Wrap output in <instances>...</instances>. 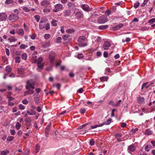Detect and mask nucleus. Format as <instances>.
<instances>
[{"instance_id": "obj_30", "label": "nucleus", "mask_w": 155, "mask_h": 155, "mask_svg": "<svg viewBox=\"0 0 155 155\" xmlns=\"http://www.w3.org/2000/svg\"><path fill=\"white\" fill-rule=\"evenodd\" d=\"M8 40L10 42H14L17 41V39L14 38L13 37H11L10 38H9Z\"/></svg>"}, {"instance_id": "obj_3", "label": "nucleus", "mask_w": 155, "mask_h": 155, "mask_svg": "<svg viewBox=\"0 0 155 155\" xmlns=\"http://www.w3.org/2000/svg\"><path fill=\"white\" fill-rule=\"evenodd\" d=\"M18 19L19 17L18 15L15 14H11L8 16V19L10 21L18 20Z\"/></svg>"}, {"instance_id": "obj_54", "label": "nucleus", "mask_w": 155, "mask_h": 155, "mask_svg": "<svg viewBox=\"0 0 155 155\" xmlns=\"http://www.w3.org/2000/svg\"><path fill=\"white\" fill-rule=\"evenodd\" d=\"M122 101L121 100H119L117 102V104L115 105V106H120V104L121 102Z\"/></svg>"}, {"instance_id": "obj_41", "label": "nucleus", "mask_w": 155, "mask_h": 155, "mask_svg": "<svg viewBox=\"0 0 155 155\" xmlns=\"http://www.w3.org/2000/svg\"><path fill=\"white\" fill-rule=\"evenodd\" d=\"M61 40L62 39L61 37H58L57 39L56 43H58L61 42Z\"/></svg>"}, {"instance_id": "obj_17", "label": "nucleus", "mask_w": 155, "mask_h": 155, "mask_svg": "<svg viewBox=\"0 0 155 155\" xmlns=\"http://www.w3.org/2000/svg\"><path fill=\"white\" fill-rule=\"evenodd\" d=\"M25 120L26 123L28 124V125H29L30 124L32 120L31 117H28L26 118Z\"/></svg>"}, {"instance_id": "obj_12", "label": "nucleus", "mask_w": 155, "mask_h": 155, "mask_svg": "<svg viewBox=\"0 0 155 155\" xmlns=\"http://www.w3.org/2000/svg\"><path fill=\"white\" fill-rule=\"evenodd\" d=\"M144 97H139L137 98V100L138 103L139 104H142L144 101Z\"/></svg>"}, {"instance_id": "obj_49", "label": "nucleus", "mask_w": 155, "mask_h": 155, "mask_svg": "<svg viewBox=\"0 0 155 155\" xmlns=\"http://www.w3.org/2000/svg\"><path fill=\"white\" fill-rule=\"evenodd\" d=\"M50 36V35L49 34H45L44 36L45 38L46 39H48L49 38Z\"/></svg>"}, {"instance_id": "obj_14", "label": "nucleus", "mask_w": 155, "mask_h": 155, "mask_svg": "<svg viewBox=\"0 0 155 155\" xmlns=\"http://www.w3.org/2000/svg\"><path fill=\"white\" fill-rule=\"evenodd\" d=\"M123 26V25L122 23H120L118 25L115 26L113 27L112 28V30H115L117 29H119L120 28L122 27Z\"/></svg>"}, {"instance_id": "obj_6", "label": "nucleus", "mask_w": 155, "mask_h": 155, "mask_svg": "<svg viewBox=\"0 0 155 155\" xmlns=\"http://www.w3.org/2000/svg\"><path fill=\"white\" fill-rule=\"evenodd\" d=\"M81 7L85 11L89 12L91 11L89 6L86 4H81L80 5Z\"/></svg>"}, {"instance_id": "obj_39", "label": "nucleus", "mask_w": 155, "mask_h": 155, "mask_svg": "<svg viewBox=\"0 0 155 155\" xmlns=\"http://www.w3.org/2000/svg\"><path fill=\"white\" fill-rule=\"evenodd\" d=\"M28 89V94H32L34 93V91L32 89Z\"/></svg>"}, {"instance_id": "obj_2", "label": "nucleus", "mask_w": 155, "mask_h": 155, "mask_svg": "<svg viewBox=\"0 0 155 155\" xmlns=\"http://www.w3.org/2000/svg\"><path fill=\"white\" fill-rule=\"evenodd\" d=\"M43 60V59L42 57H40L38 58L37 61H37V65L38 66V68L37 70H38V69L41 70L43 69V67L44 66L45 63L44 62L41 63Z\"/></svg>"}, {"instance_id": "obj_57", "label": "nucleus", "mask_w": 155, "mask_h": 155, "mask_svg": "<svg viewBox=\"0 0 155 155\" xmlns=\"http://www.w3.org/2000/svg\"><path fill=\"white\" fill-rule=\"evenodd\" d=\"M22 131L21 130H20L18 131L17 132V134L19 136H21L22 134Z\"/></svg>"}, {"instance_id": "obj_45", "label": "nucleus", "mask_w": 155, "mask_h": 155, "mask_svg": "<svg viewBox=\"0 0 155 155\" xmlns=\"http://www.w3.org/2000/svg\"><path fill=\"white\" fill-rule=\"evenodd\" d=\"M148 82H146L143 83L142 86L141 90H142L144 88H145L146 86L147 85Z\"/></svg>"}, {"instance_id": "obj_8", "label": "nucleus", "mask_w": 155, "mask_h": 155, "mask_svg": "<svg viewBox=\"0 0 155 155\" xmlns=\"http://www.w3.org/2000/svg\"><path fill=\"white\" fill-rule=\"evenodd\" d=\"M75 16L78 19H80L83 18V14L81 12L78 11L76 13Z\"/></svg>"}, {"instance_id": "obj_37", "label": "nucleus", "mask_w": 155, "mask_h": 155, "mask_svg": "<svg viewBox=\"0 0 155 155\" xmlns=\"http://www.w3.org/2000/svg\"><path fill=\"white\" fill-rule=\"evenodd\" d=\"M50 130L48 129H45V137H48V135L49 132Z\"/></svg>"}, {"instance_id": "obj_64", "label": "nucleus", "mask_w": 155, "mask_h": 155, "mask_svg": "<svg viewBox=\"0 0 155 155\" xmlns=\"http://www.w3.org/2000/svg\"><path fill=\"white\" fill-rule=\"evenodd\" d=\"M23 70L22 68H18V73L21 74Z\"/></svg>"}, {"instance_id": "obj_26", "label": "nucleus", "mask_w": 155, "mask_h": 155, "mask_svg": "<svg viewBox=\"0 0 155 155\" xmlns=\"http://www.w3.org/2000/svg\"><path fill=\"white\" fill-rule=\"evenodd\" d=\"M9 153V151L8 150H6L5 151H1L0 155H7V154Z\"/></svg>"}, {"instance_id": "obj_38", "label": "nucleus", "mask_w": 155, "mask_h": 155, "mask_svg": "<svg viewBox=\"0 0 155 155\" xmlns=\"http://www.w3.org/2000/svg\"><path fill=\"white\" fill-rule=\"evenodd\" d=\"M27 55L25 54H23L21 55V58L24 60H26L27 58Z\"/></svg>"}, {"instance_id": "obj_55", "label": "nucleus", "mask_w": 155, "mask_h": 155, "mask_svg": "<svg viewBox=\"0 0 155 155\" xmlns=\"http://www.w3.org/2000/svg\"><path fill=\"white\" fill-rule=\"evenodd\" d=\"M148 0H144L143 3L141 4L142 7H143L147 3Z\"/></svg>"}, {"instance_id": "obj_25", "label": "nucleus", "mask_w": 155, "mask_h": 155, "mask_svg": "<svg viewBox=\"0 0 155 155\" xmlns=\"http://www.w3.org/2000/svg\"><path fill=\"white\" fill-rule=\"evenodd\" d=\"M45 25L46 24H45V23L40 22L39 25L40 29H42L44 28L45 27Z\"/></svg>"}, {"instance_id": "obj_59", "label": "nucleus", "mask_w": 155, "mask_h": 155, "mask_svg": "<svg viewBox=\"0 0 155 155\" xmlns=\"http://www.w3.org/2000/svg\"><path fill=\"white\" fill-rule=\"evenodd\" d=\"M105 14L107 15H109L110 14L111 11L110 10H107L105 12Z\"/></svg>"}, {"instance_id": "obj_16", "label": "nucleus", "mask_w": 155, "mask_h": 155, "mask_svg": "<svg viewBox=\"0 0 155 155\" xmlns=\"http://www.w3.org/2000/svg\"><path fill=\"white\" fill-rule=\"evenodd\" d=\"M27 113L29 115H33L35 114L36 112L33 109H31L30 111L28 110L27 111Z\"/></svg>"}, {"instance_id": "obj_56", "label": "nucleus", "mask_w": 155, "mask_h": 155, "mask_svg": "<svg viewBox=\"0 0 155 155\" xmlns=\"http://www.w3.org/2000/svg\"><path fill=\"white\" fill-rule=\"evenodd\" d=\"M28 103V101L26 99H24L22 101V103L24 104H27Z\"/></svg>"}, {"instance_id": "obj_62", "label": "nucleus", "mask_w": 155, "mask_h": 155, "mask_svg": "<svg viewBox=\"0 0 155 155\" xmlns=\"http://www.w3.org/2000/svg\"><path fill=\"white\" fill-rule=\"evenodd\" d=\"M36 35L35 34H32L31 36V38L32 39H34L35 38Z\"/></svg>"}, {"instance_id": "obj_10", "label": "nucleus", "mask_w": 155, "mask_h": 155, "mask_svg": "<svg viewBox=\"0 0 155 155\" xmlns=\"http://www.w3.org/2000/svg\"><path fill=\"white\" fill-rule=\"evenodd\" d=\"M110 44L108 41H105L103 47L104 48H109L110 46Z\"/></svg>"}, {"instance_id": "obj_21", "label": "nucleus", "mask_w": 155, "mask_h": 155, "mask_svg": "<svg viewBox=\"0 0 155 155\" xmlns=\"http://www.w3.org/2000/svg\"><path fill=\"white\" fill-rule=\"evenodd\" d=\"M108 26L107 25H102L99 26L98 28L100 30H103L108 28Z\"/></svg>"}, {"instance_id": "obj_7", "label": "nucleus", "mask_w": 155, "mask_h": 155, "mask_svg": "<svg viewBox=\"0 0 155 155\" xmlns=\"http://www.w3.org/2000/svg\"><path fill=\"white\" fill-rule=\"evenodd\" d=\"M7 18V16L5 13H0V20L3 21L5 20Z\"/></svg>"}, {"instance_id": "obj_53", "label": "nucleus", "mask_w": 155, "mask_h": 155, "mask_svg": "<svg viewBox=\"0 0 155 155\" xmlns=\"http://www.w3.org/2000/svg\"><path fill=\"white\" fill-rule=\"evenodd\" d=\"M136 132V129H132L130 131V134H132Z\"/></svg>"}, {"instance_id": "obj_34", "label": "nucleus", "mask_w": 155, "mask_h": 155, "mask_svg": "<svg viewBox=\"0 0 155 155\" xmlns=\"http://www.w3.org/2000/svg\"><path fill=\"white\" fill-rule=\"evenodd\" d=\"M57 22V21L55 20H53L51 22V24L53 26H55L57 25L56 22Z\"/></svg>"}, {"instance_id": "obj_19", "label": "nucleus", "mask_w": 155, "mask_h": 155, "mask_svg": "<svg viewBox=\"0 0 155 155\" xmlns=\"http://www.w3.org/2000/svg\"><path fill=\"white\" fill-rule=\"evenodd\" d=\"M128 150L131 152H134L135 150V147L134 145H130L128 148Z\"/></svg>"}, {"instance_id": "obj_48", "label": "nucleus", "mask_w": 155, "mask_h": 155, "mask_svg": "<svg viewBox=\"0 0 155 155\" xmlns=\"http://www.w3.org/2000/svg\"><path fill=\"white\" fill-rule=\"evenodd\" d=\"M155 22V18H152V19L149 20V21L148 22L149 23H153Z\"/></svg>"}, {"instance_id": "obj_9", "label": "nucleus", "mask_w": 155, "mask_h": 155, "mask_svg": "<svg viewBox=\"0 0 155 155\" xmlns=\"http://www.w3.org/2000/svg\"><path fill=\"white\" fill-rule=\"evenodd\" d=\"M63 39L64 41H67V42H70L71 40V38L70 37V35L69 34L64 35L63 37Z\"/></svg>"}, {"instance_id": "obj_32", "label": "nucleus", "mask_w": 155, "mask_h": 155, "mask_svg": "<svg viewBox=\"0 0 155 155\" xmlns=\"http://www.w3.org/2000/svg\"><path fill=\"white\" fill-rule=\"evenodd\" d=\"M74 30L73 29H67L66 31V32L68 33H71L74 32Z\"/></svg>"}, {"instance_id": "obj_36", "label": "nucleus", "mask_w": 155, "mask_h": 155, "mask_svg": "<svg viewBox=\"0 0 155 155\" xmlns=\"http://www.w3.org/2000/svg\"><path fill=\"white\" fill-rule=\"evenodd\" d=\"M15 62L17 63H20V57H15Z\"/></svg>"}, {"instance_id": "obj_29", "label": "nucleus", "mask_w": 155, "mask_h": 155, "mask_svg": "<svg viewBox=\"0 0 155 155\" xmlns=\"http://www.w3.org/2000/svg\"><path fill=\"white\" fill-rule=\"evenodd\" d=\"M21 124L19 122H17L16 124L15 128L17 130H18L21 127Z\"/></svg>"}, {"instance_id": "obj_27", "label": "nucleus", "mask_w": 155, "mask_h": 155, "mask_svg": "<svg viewBox=\"0 0 155 155\" xmlns=\"http://www.w3.org/2000/svg\"><path fill=\"white\" fill-rule=\"evenodd\" d=\"M42 47L44 48H47L50 46L49 43L48 42L44 43L42 44Z\"/></svg>"}, {"instance_id": "obj_35", "label": "nucleus", "mask_w": 155, "mask_h": 155, "mask_svg": "<svg viewBox=\"0 0 155 155\" xmlns=\"http://www.w3.org/2000/svg\"><path fill=\"white\" fill-rule=\"evenodd\" d=\"M112 119L111 118H109L106 121L104 122L105 125H109L111 123Z\"/></svg>"}, {"instance_id": "obj_60", "label": "nucleus", "mask_w": 155, "mask_h": 155, "mask_svg": "<svg viewBox=\"0 0 155 155\" xmlns=\"http://www.w3.org/2000/svg\"><path fill=\"white\" fill-rule=\"evenodd\" d=\"M2 59L3 61L4 62H5L7 61V58L5 56H2Z\"/></svg>"}, {"instance_id": "obj_11", "label": "nucleus", "mask_w": 155, "mask_h": 155, "mask_svg": "<svg viewBox=\"0 0 155 155\" xmlns=\"http://www.w3.org/2000/svg\"><path fill=\"white\" fill-rule=\"evenodd\" d=\"M64 16L65 17L68 16L71 17V10H67L65 11L64 12Z\"/></svg>"}, {"instance_id": "obj_24", "label": "nucleus", "mask_w": 155, "mask_h": 155, "mask_svg": "<svg viewBox=\"0 0 155 155\" xmlns=\"http://www.w3.org/2000/svg\"><path fill=\"white\" fill-rule=\"evenodd\" d=\"M145 134L146 135H150L152 134V131L150 130V129H147L146 130Z\"/></svg>"}, {"instance_id": "obj_51", "label": "nucleus", "mask_w": 155, "mask_h": 155, "mask_svg": "<svg viewBox=\"0 0 155 155\" xmlns=\"http://www.w3.org/2000/svg\"><path fill=\"white\" fill-rule=\"evenodd\" d=\"M19 108L21 110H24L25 108V106L22 104H20L19 105Z\"/></svg>"}, {"instance_id": "obj_44", "label": "nucleus", "mask_w": 155, "mask_h": 155, "mask_svg": "<svg viewBox=\"0 0 155 155\" xmlns=\"http://www.w3.org/2000/svg\"><path fill=\"white\" fill-rule=\"evenodd\" d=\"M28 46L27 45H25L24 44H21L20 46V48H28Z\"/></svg>"}, {"instance_id": "obj_42", "label": "nucleus", "mask_w": 155, "mask_h": 155, "mask_svg": "<svg viewBox=\"0 0 155 155\" xmlns=\"http://www.w3.org/2000/svg\"><path fill=\"white\" fill-rule=\"evenodd\" d=\"M34 17L36 20L37 22H38L40 19V16L38 15H36L34 16Z\"/></svg>"}, {"instance_id": "obj_1", "label": "nucleus", "mask_w": 155, "mask_h": 155, "mask_svg": "<svg viewBox=\"0 0 155 155\" xmlns=\"http://www.w3.org/2000/svg\"><path fill=\"white\" fill-rule=\"evenodd\" d=\"M86 39V38L84 36H80L78 39L79 45L82 47H85L87 45V43H84V41Z\"/></svg>"}, {"instance_id": "obj_31", "label": "nucleus", "mask_w": 155, "mask_h": 155, "mask_svg": "<svg viewBox=\"0 0 155 155\" xmlns=\"http://www.w3.org/2000/svg\"><path fill=\"white\" fill-rule=\"evenodd\" d=\"M107 77H102L100 78V80L101 81L103 82L104 81H107Z\"/></svg>"}, {"instance_id": "obj_58", "label": "nucleus", "mask_w": 155, "mask_h": 155, "mask_svg": "<svg viewBox=\"0 0 155 155\" xmlns=\"http://www.w3.org/2000/svg\"><path fill=\"white\" fill-rule=\"evenodd\" d=\"M24 28L25 31H27L28 30V26L25 25V23L24 24Z\"/></svg>"}, {"instance_id": "obj_46", "label": "nucleus", "mask_w": 155, "mask_h": 155, "mask_svg": "<svg viewBox=\"0 0 155 155\" xmlns=\"http://www.w3.org/2000/svg\"><path fill=\"white\" fill-rule=\"evenodd\" d=\"M12 3H13V2L12 0H6L5 2L6 4H8Z\"/></svg>"}, {"instance_id": "obj_52", "label": "nucleus", "mask_w": 155, "mask_h": 155, "mask_svg": "<svg viewBox=\"0 0 155 155\" xmlns=\"http://www.w3.org/2000/svg\"><path fill=\"white\" fill-rule=\"evenodd\" d=\"M23 10L26 12H28L30 11V9H28L27 7H24L23 8Z\"/></svg>"}, {"instance_id": "obj_5", "label": "nucleus", "mask_w": 155, "mask_h": 155, "mask_svg": "<svg viewBox=\"0 0 155 155\" xmlns=\"http://www.w3.org/2000/svg\"><path fill=\"white\" fill-rule=\"evenodd\" d=\"M54 53L52 52H51L49 53V59L50 62L52 64L53 63L54 61Z\"/></svg>"}, {"instance_id": "obj_22", "label": "nucleus", "mask_w": 155, "mask_h": 155, "mask_svg": "<svg viewBox=\"0 0 155 155\" xmlns=\"http://www.w3.org/2000/svg\"><path fill=\"white\" fill-rule=\"evenodd\" d=\"M5 70L7 72V74H8L11 72V69L9 66H7L5 68Z\"/></svg>"}, {"instance_id": "obj_63", "label": "nucleus", "mask_w": 155, "mask_h": 155, "mask_svg": "<svg viewBox=\"0 0 155 155\" xmlns=\"http://www.w3.org/2000/svg\"><path fill=\"white\" fill-rule=\"evenodd\" d=\"M126 124L125 123H122L121 124V127H124L126 126Z\"/></svg>"}, {"instance_id": "obj_15", "label": "nucleus", "mask_w": 155, "mask_h": 155, "mask_svg": "<svg viewBox=\"0 0 155 155\" xmlns=\"http://www.w3.org/2000/svg\"><path fill=\"white\" fill-rule=\"evenodd\" d=\"M68 8L73 9L75 8V6L74 4L72 2H68Z\"/></svg>"}, {"instance_id": "obj_4", "label": "nucleus", "mask_w": 155, "mask_h": 155, "mask_svg": "<svg viewBox=\"0 0 155 155\" xmlns=\"http://www.w3.org/2000/svg\"><path fill=\"white\" fill-rule=\"evenodd\" d=\"M107 21V17L105 16L100 17L98 19V22L100 24L104 23Z\"/></svg>"}, {"instance_id": "obj_23", "label": "nucleus", "mask_w": 155, "mask_h": 155, "mask_svg": "<svg viewBox=\"0 0 155 155\" xmlns=\"http://www.w3.org/2000/svg\"><path fill=\"white\" fill-rule=\"evenodd\" d=\"M27 84L26 85L25 87L26 89H30L31 86L33 85L32 84L29 83V81H27Z\"/></svg>"}, {"instance_id": "obj_50", "label": "nucleus", "mask_w": 155, "mask_h": 155, "mask_svg": "<svg viewBox=\"0 0 155 155\" xmlns=\"http://www.w3.org/2000/svg\"><path fill=\"white\" fill-rule=\"evenodd\" d=\"M10 134L12 135H15V132L14 130H10Z\"/></svg>"}, {"instance_id": "obj_18", "label": "nucleus", "mask_w": 155, "mask_h": 155, "mask_svg": "<svg viewBox=\"0 0 155 155\" xmlns=\"http://www.w3.org/2000/svg\"><path fill=\"white\" fill-rule=\"evenodd\" d=\"M55 8H57L58 10H61L63 8V5L60 4H58L55 5Z\"/></svg>"}, {"instance_id": "obj_28", "label": "nucleus", "mask_w": 155, "mask_h": 155, "mask_svg": "<svg viewBox=\"0 0 155 155\" xmlns=\"http://www.w3.org/2000/svg\"><path fill=\"white\" fill-rule=\"evenodd\" d=\"M48 21V19L45 17H42L41 19L40 22L41 23H46Z\"/></svg>"}, {"instance_id": "obj_47", "label": "nucleus", "mask_w": 155, "mask_h": 155, "mask_svg": "<svg viewBox=\"0 0 155 155\" xmlns=\"http://www.w3.org/2000/svg\"><path fill=\"white\" fill-rule=\"evenodd\" d=\"M86 111V110L85 108H81L80 110V112L82 114H84Z\"/></svg>"}, {"instance_id": "obj_43", "label": "nucleus", "mask_w": 155, "mask_h": 155, "mask_svg": "<svg viewBox=\"0 0 155 155\" xmlns=\"http://www.w3.org/2000/svg\"><path fill=\"white\" fill-rule=\"evenodd\" d=\"M95 143V142L94 140L92 139L89 142V144L91 146H93L94 145Z\"/></svg>"}, {"instance_id": "obj_61", "label": "nucleus", "mask_w": 155, "mask_h": 155, "mask_svg": "<svg viewBox=\"0 0 155 155\" xmlns=\"http://www.w3.org/2000/svg\"><path fill=\"white\" fill-rule=\"evenodd\" d=\"M43 11L44 12H49L50 11V9L49 8L45 9L43 10Z\"/></svg>"}, {"instance_id": "obj_13", "label": "nucleus", "mask_w": 155, "mask_h": 155, "mask_svg": "<svg viewBox=\"0 0 155 155\" xmlns=\"http://www.w3.org/2000/svg\"><path fill=\"white\" fill-rule=\"evenodd\" d=\"M41 5L42 6L46 7L49 5V2L47 0L41 2Z\"/></svg>"}, {"instance_id": "obj_33", "label": "nucleus", "mask_w": 155, "mask_h": 155, "mask_svg": "<svg viewBox=\"0 0 155 155\" xmlns=\"http://www.w3.org/2000/svg\"><path fill=\"white\" fill-rule=\"evenodd\" d=\"M14 139V137L11 136H8L7 139V140L9 142L12 141Z\"/></svg>"}, {"instance_id": "obj_40", "label": "nucleus", "mask_w": 155, "mask_h": 155, "mask_svg": "<svg viewBox=\"0 0 155 155\" xmlns=\"http://www.w3.org/2000/svg\"><path fill=\"white\" fill-rule=\"evenodd\" d=\"M46 30H49L50 28V24L49 23L46 24L45 27Z\"/></svg>"}, {"instance_id": "obj_20", "label": "nucleus", "mask_w": 155, "mask_h": 155, "mask_svg": "<svg viewBox=\"0 0 155 155\" xmlns=\"http://www.w3.org/2000/svg\"><path fill=\"white\" fill-rule=\"evenodd\" d=\"M17 33L18 34L22 36L24 34V32L23 29L22 28H20L17 30Z\"/></svg>"}]
</instances>
